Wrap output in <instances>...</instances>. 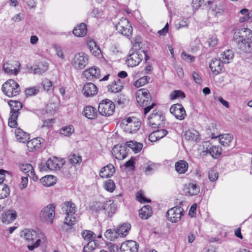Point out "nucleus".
Instances as JSON below:
<instances>
[{"label": "nucleus", "instance_id": "1", "mask_svg": "<svg viewBox=\"0 0 252 252\" xmlns=\"http://www.w3.org/2000/svg\"><path fill=\"white\" fill-rule=\"evenodd\" d=\"M235 36L237 40V47L243 53H250L252 50V31L249 29H241L237 32H235Z\"/></svg>", "mask_w": 252, "mask_h": 252}, {"label": "nucleus", "instance_id": "2", "mask_svg": "<svg viewBox=\"0 0 252 252\" xmlns=\"http://www.w3.org/2000/svg\"><path fill=\"white\" fill-rule=\"evenodd\" d=\"M62 210L66 214L64 224L68 226L74 225L76 221V219L74 217L76 212L75 204L71 201H66L63 204Z\"/></svg>", "mask_w": 252, "mask_h": 252}, {"label": "nucleus", "instance_id": "3", "mask_svg": "<svg viewBox=\"0 0 252 252\" xmlns=\"http://www.w3.org/2000/svg\"><path fill=\"white\" fill-rule=\"evenodd\" d=\"M23 235L28 243V248L29 250L32 251L39 246L41 240L36 231L33 229H25L23 231Z\"/></svg>", "mask_w": 252, "mask_h": 252}, {"label": "nucleus", "instance_id": "4", "mask_svg": "<svg viewBox=\"0 0 252 252\" xmlns=\"http://www.w3.org/2000/svg\"><path fill=\"white\" fill-rule=\"evenodd\" d=\"M1 90L3 94L9 97L18 95L21 92L19 84L13 79H9L5 82Z\"/></svg>", "mask_w": 252, "mask_h": 252}, {"label": "nucleus", "instance_id": "5", "mask_svg": "<svg viewBox=\"0 0 252 252\" xmlns=\"http://www.w3.org/2000/svg\"><path fill=\"white\" fill-rule=\"evenodd\" d=\"M11 107L10 116L8 120V126L11 127H16L17 126V119L19 115V111L23 107L22 103L17 101H11L9 104Z\"/></svg>", "mask_w": 252, "mask_h": 252}, {"label": "nucleus", "instance_id": "6", "mask_svg": "<svg viewBox=\"0 0 252 252\" xmlns=\"http://www.w3.org/2000/svg\"><path fill=\"white\" fill-rule=\"evenodd\" d=\"M115 109L114 103L110 100L105 99L100 101L98 105V111L102 116L108 117L114 113Z\"/></svg>", "mask_w": 252, "mask_h": 252}, {"label": "nucleus", "instance_id": "7", "mask_svg": "<svg viewBox=\"0 0 252 252\" xmlns=\"http://www.w3.org/2000/svg\"><path fill=\"white\" fill-rule=\"evenodd\" d=\"M136 100L139 104L144 108V114L146 115L149 111L155 106V103L152 102L151 96H142V94L140 92H137L136 93Z\"/></svg>", "mask_w": 252, "mask_h": 252}, {"label": "nucleus", "instance_id": "8", "mask_svg": "<svg viewBox=\"0 0 252 252\" xmlns=\"http://www.w3.org/2000/svg\"><path fill=\"white\" fill-rule=\"evenodd\" d=\"M148 120L150 125L152 127H162L164 125L165 117L161 111L154 110L149 116Z\"/></svg>", "mask_w": 252, "mask_h": 252}, {"label": "nucleus", "instance_id": "9", "mask_svg": "<svg viewBox=\"0 0 252 252\" xmlns=\"http://www.w3.org/2000/svg\"><path fill=\"white\" fill-rule=\"evenodd\" d=\"M143 56H144L146 61L149 60V57L144 50L141 51V52L140 51H138L130 54L126 61L128 66L133 67L138 65L142 61Z\"/></svg>", "mask_w": 252, "mask_h": 252}, {"label": "nucleus", "instance_id": "10", "mask_svg": "<svg viewBox=\"0 0 252 252\" xmlns=\"http://www.w3.org/2000/svg\"><path fill=\"white\" fill-rule=\"evenodd\" d=\"M117 31L121 34L129 37L132 33V27L127 19L122 18L116 26Z\"/></svg>", "mask_w": 252, "mask_h": 252}, {"label": "nucleus", "instance_id": "11", "mask_svg": "<svg viewBox=\"0 0 252 252\" xmlns=\"http://www.w3.org/2000/svg\"><path fill=\"white\" fill-rule=\"evenodd\" d=\"M88 55L81 52L75 55L71 61V64L75 68L82 69L88 64Z\"/></svg>", "mask_w": 252, "mask_h": 252}, {"label": "nucleus", "instance_id": "12", "mask_svg": "<svg viewBox=\"0 0 252 252\" xmlns=\"http://www.w3.org/2000/svg\"><path fill=\"white\" fill-rule=\"evenodd\" d=\"M184 215V211L180 206H175L169 209L166 214L168 220L172 222H178Z\"/></svg>", "mask_w": 252, "mask_h": 252}, {"label": "nucleus", "instance_id": "13", "mask_svg": "<svg viewBox=\"0 0 252 252\" xmlns=\"http://www.w3.org/2000/svg\"><path fill=\"white\" fill-rule=\"evenodd\" d=\"M55 215V206L53 204H49L44 207L41 211L40 219L43 221L52 222Z\"/></svg>", "mask_w": 252, "mask_h": 252}, {"label": "nucleus", "instance_id": "14", "mask_svg": "<svg viewBox=\"0 0 252 252\" xmlns=\"http://www.w3.org/2000/svg\"><path fill=\"white\" fill-rule=\"evenodd\" d=\"M64 163L65 161L63 159H59L56 157L50 158L46 162L44 170H46V168L51 170L60 169ZM39 168L40 170H44L43 168L41 167L40 166Z\"/></svg>", "mask_w": 252, "mask_h": 252}, {"label": "nucleus", "instance_id": "15", "mask_svg": "<svg viewBox=\"0 0 252 252\" xmlns=\"http://www.w3.org/2000/svg\"><path fill=\"white\" fill-rule=\"evenodd\" d=\"M20 63L16 61H10L3 65V70L8 74L17 75L19 72Z\"/></svg>", "mask_w": 252, "mask_h": 252}, {"label": "nucleus", "instance_id": "16", "mask_svg": "<svg viewBox=\"0 0 252 252\" xmlns=\"http://www.w3.org/2000/svg\"><path fill=\"white\" fill-rule=\"evenodd\" d=\"M170 112L176 119L180 120H184L186 116L185 109L180 103L172 105L170 107Z\"/></svg>", "mask_w": 252, "mask_h": 252}, {"label": "nucleus", "instance_id": "17", "mask_svg": "<svg viewBox=\"0 0 252 252\" xmlns=\"http://www.w3.org/2000/svg\"><path fill=\"white\" fill-rule=\"evenodd\" d=\"M116 207L114 201L109 200L103 203L101 211H103L107 218L112 217L115 212Z\"/></svg>", "mask_w": 252, "mask_h": 252}, {"label": "nucleus", "instance_id": "18", "mask_svg": "<svg viewBox=\"0 0 252 252\" xmlns=\"http://www.w3.org/2000/svg\"><path fill=\"white\" fill-rule=\"evenodd\" d=\"M126 147L125 145H115L113 148L112 153L118 160H122L127 157Z\"/></svg>", "mask_w": 252, "mask_h": 252}, {"label": "nucleus", "instance_id": "19", "mask_svg": "<svg viewBox=\"0 0 252 252\" xmlns=\"http://www.w3.org/2000/svg\"><path fill=\"white\" fill-rule=\"evenodd\" d=\"M138 244L134 241H127L122 244L120 249L122 252H137Z\"/></svg>", "mask_w": 252, "mask_h": 252}, {"label": "nucleus", "instance_id": "20", "mask_svg": "<svg viewBox=\"0 0 252 252\" xmlns=\"http://www.w3.org/2000/svg\"><path fill=\"white\" fill-rule=\"evenodd\" d=\"M20 169L33 181H36L37 180V177L35 175L33 168L31 164H23L20 165Z\"/></svg>", "mask_w": 252, "mask_h": 252}, {"label": "nucleus", "instance_id": "21", "mask_svg": "<svg viewBox=\"0 0 252 252\" xmlns=\"http://www.w3.org/2000/svg\"><path fill=\"white\" fill-rule=\"evenodd\" d=\"M224 11L223 5L220 2L215 1L212 4L210 8V13L215 17L222 15Z\"/></svg>", "mask_w": 252, "mask_h": 252}, {"label": "nucleus", "instance_id": "22", "mask_svg": "<svg viewBox=\"0 0 252 252\" xmlns=\"http://www.w3.org/2000/svg\"><path fill=\"white\" fill-rule=\"evenodd\" d=\"M83 92L85 96H92L97 94V88L94 84L88 83L84 86Z\"/></svg>", "mask_w": 252, "mask_h": 252}, {"label": "nucleus", "instance_id": "23", "mask_svg": "<svg viewBox=\"0 0 252 252\" xmlns=\"http://www.w3.org/2000/svg\"><path fill=\"white\" fill-rule=\"evenodd\" d=\"M115 172V169L113 165L109 164L101 168L99 172V176L102 178H110Z\"/></svg>", "mask_w": 252, "mask_h": 252}, {"label": "nucleus", "instance_id": "24", "mask_svg": "<svg viewBox=\"0 0 252 252\" xmlns=\"http://www.w3.org/2000/svg\"><path fill=\"white\" fill-rule=\"evenodd\" d=\"M83 75L89 80L98 78L100 76V71L95 67H91L86 70L83 73Z\"/></svg>", "mask_w": 252, "mask_h": 252}, {"label": "nucleus", "instance_id": "25", "mask_svg": "<svg viewBox=\"0 0 252 252\" xmlns=\"http://www.w3.org/2000/svg\"><path fill=\"white\" fill-rule=\"evenodd\" d=\"M87 46L91 52L95 57H99L101 56L100 48L97 45L96 42L93 39H90L87 41Z\"/></svg>", "mask_w": 252, "mask_h": 252}, {"label": "nucleus", "instance_id": "26", "mask_svg": "<svg viewBox=\"0 0 252 252\" xmlns=\"http://www.w3.org/2000/svg\"><path fill=\"white\" fill-rule=\"evenodd\" d=\"M108 91L111 93H117L123 89V86L121 80L117 78L108 86Z\"/></svg>", "mask_w": 252, "mask_h": 252}, {"label": "nucleus", "instance_id": "27", "mask_svg": "<svg viewBox=\"0 0 252 252\" xmlns=\"http://www.w3.org/2000/svg\"><path fill=\"white\" fill-rule=\"evenodd\" d=\"M200 192V187L196 184L189 183L186 189V194L189 196L197 195Z\"/></svg>", "mask_w": 252, "mask_h": 252}, {"label": "nucleus", "instance_id": "28", "mask_svg": "<svg viewBox=\"0 0 252 252\" xmlns=\"http://www.w3.org/2000/svg\"><path fill=\"white\" fill-rule=\"evenodd\" d=\"M223 63L220 59V60H212L210 63V68L213 73L217 74L221 71L223 67Z\"/></svg>", "mask_w": 252, "mask_h": 252}, {"label": "nucleus", "instance_id": "29", "mask_svg": "<svg viewBox=\"0 0 252 252\" xmlns=\"http://www.w3.org/2000/svg\"><path fill=\"white\" fill-rule=\"evenodd\" d=\"M43 139L40 137L33 138L31 141H27V147L30 151H33L37 148H40V144L43 142Z\"/></svg>", "mask_w": 252, "mask_h": 252}, {"label": "nucleus", "instance_id": "30", "mask_svg": "<svg viewBox=\"0 0 252 252\" xmlns=\"http://www.w3.org/2000/svg\"><path fill=\"white\" fill-rule=\"evenodd\" d=\"M15 133L17 140L20 142L25 143L30 139L29 135L19 128L15 129Z\"/></svg>", "mask_w": 252, "mask_h": 252}, {"label": "nucleus", "instance_id": "31", "mask_svg": "<svg viewBox=\"0 0 252 252\" xmlns=\"http://www.w3.org/2000/svg\"><path fill=\"white\" fill-rule=\"evenodd\" d=\"M83 114L89 119H94L97 117L96 109L92 106H86L84 109Z\"/></svg>", "mask_w": 252, "mask_h": 252}, {"label": "nucleus", "instance_id": "32", "mask_svg": "<svg viewBox=\"0 0 252 252\" xmlns=\"http://www.w3.org/2000/svg\"><path fill=\"white\" fill-rule=\"evenodd\" d=\"M152 208L149 205L143 206L139 211V215L142 219L147 220L152 215Z\"/></svg>", "mask_w": 252, "mask_h": 252}, {"label": "nucleus", "instance_id": "33", "mask_svg": "<svg viewBox=\"0 0 252 252\" xmlns=\"http://www.w3.org/2000/svg\"><path fill=\"white\" fill-rule=\"evenodd\" d=\"M16 216L15 211L8 210L2 215V221L8 224L16 219Z\"/></svg>", "mask_w": 252, "mask_h": 252}, {"label": "nucleus", "instance_id": "34", "mask_svg": "<svg viewBox=\"0 0 252 252\" xmlns=\"http://www.w3.org/2000/svg\"><path fill=\"white\" fill-rule=\"evenodd\" d=\"M48 68V64L45 62H41L35 65L33 68V72L35 74H42L45 72Z\"/></svg>", "mask_w": 252, "mask_h": 252}, {"label": "nucleus", "instance_id": "35", "mask_svg": "<svg viewBox=\"0 0 252 252\" xmlns=\"http://www.w3.org/2000/svg\"><path fill=\"white\" fill-rule=\"evenodd\" d=\"M176 171L180 173H185L188 169V163L187 161L183 160L178 161L175 163Z\"/></svg>", "mask_w": 252, "mask_h": 252}, {"label": "nucleus", "instance_id": "36", "mask_svg": "<svg viewBox=\"0 0 252 252\" xmlns=\"http://www.w3.org/2000/svg\"><path fill=\"white\" fill-rule=\"evenodd\" d=\"M87 32V26L84 23L81 24L73 31V33L74 35L78 37H83L85 36Z\"/></svg>", "mask_w": 252, "mask_h": 252}, {"label": "nucleus", "instance_id": "37", "mask_svg": "<svg viewBox=\"0 0 252 252\" xmlns=\"http://www.w3.org/2000/svg\"><path fill=\"white\" fill-rule=\"evenodd\" d=\"M126 147L130 148L135 153L139 152L143 147V144L136 141H130L126 143Z\"/></svg>", "mask_w": 252, "mask_h": 252}, {"label": "nucleus", "instance_id": "38", "mask_svg": "<svg viewBox=\"0 0 252 252\" xmlns=\"http://www.w3.org/2000/svg\"><path fill=\"white\" fill-rule=\"evenodd\" d=\"M185 138L188 140L196 141L199 139V134L195 130H188L185 132Z\"/></svg>", "mask_w": 252, "mask_h": 252}, {"label": "nucleus", "instance_id": "39", "mask_svg": "<svg viewBox=\"0 0 252 252\" xmlns=\"http://www.w3.org/2000/svg\"><path fill=\"white\" fill-rule=\"evenodd\" d=\"M232 139V136L229 134H224L219 136L220 143L224 148L229 146Z\"/></svg>", "mask_w": 252, "mask_h": 252}, {"label": "nucleus", "instance_id": "40", "mask_svg": "<svg viewBox=\"0 0 252 252\" xmlns=\"http://www.w3.org/2000/svg\"><path fill=\"white\" fill-rule=\"evenodd\" d=\"M221 58H220L222 63H228L230 61L232 60L234 57V53L231 50H227L223 52L221 54Z\"/></svg>", "mask_w": 252, "mask_h": 252}, {"label": "nucleus", "instance_id": "41", "mask_svg": "<svg viewBox=\"0 0 252 252\" xmlns=\"http://www.w3.org/2000/svg\"><path fill=\"white\" fill-rule=\"evenodd\" d=\"M81 236L84 240L91 243H93L92 241L96 237L95 234L93 231L88 230H84L81 232Z\"/></svg>", "mask_w": 252, "mask_h": 252}, {"label": "nucleus", "instance_id": "42", "mask_svg": "<svg viewBox=\"0 0 252 252\" xmlns=\"http://www.w3.org/2000/svg\"><path fill=\"white\" fill-rule=\"evenodd\" d=\"M223 149L219 146H212L209 150V153L214 158H217L220 156Z\"/></svg>", "mask_w": 252, "mask_h": 252}, {"label": "nucleus", "instance_id": "43", "mask_svg": "<svg viewBox=\"0 0 252 252\" xmlns=\"http://www.w3.org/2000/svg\"><path fill=\"white\" fill-rule=\"evenodd\" d=\"M131 228V225L129 223H124L123 225L120 226L117 228V231L119 232V236H126Z\"/></svg>", "mask_w": 252, "mask_h": 252}, {"label": "nucleus", "instance_id": "44", "mask_svg": "<svg viewBox=\"0 0 252 252\" xmlns=\"http://www.w3.org/2000/svg\"><path fill=\"white\" fill-rule=\"evenodd\" d=\"M104 236L110 241H114L119 237V232H118L117 229H109L106 231Z\"/></svg>", "mask_w": 252, "mask_h": 252}, {"label": "nucleus", "instance_id": "45", "mask_svg": "<svg viewBox=\"0 0 252 252\" xmlns=\"http://www.w3.org/2000/svg\"><path fill=\"white\" fill-rule=\"evenodd\" d=\"M68 160L72 165H75L80 163L82 161V158L78 154H72L69 156Z\"/></svg>", "mask_w": 252, "mask_h": 252}, {"label": "nucleus", "instance_id": "46", "mask_svg": "<svg viewBox=\"0 0 252 252\" xmlns=\"http://www.w3.org/2000/svg\"><path fill=\"white\" fill-rule=\"evenodd\" d=\"M41 182L45 186L50 187L52 186L55 183L54 176L52 175L44 176L41 179Z\"/></svg>", "mask_w": 252, "mask_h": 252}, {"label": "nucleus", "instance_id": "47", "mask_svg": "<svg viewBox=\"0 0 252 252\" xmlns=\"http://www.w3.org/2000/svg\"><path fill=\"white\" fill-rule=\"evenodd\" d=\"M74 131L72 125L64 126L60 129V133L65 136H70Z\"/></svg>", "mask_w": 252, "mask_h": 252}, {"label": "nucleus", "instance_id": "48", "mask_svg": "<svg viewBox=\"0 0 252 252\" xmlns=\"http://www.w3.org/2000/svg\"><path fill=\"white\" fill-rule=\"evenodd\" d=\"M215 2V0H192L193 3L196 4V6L198 7L212 5Z\"/></svg>", "mask_w": 252, "mask_h": 252}, {"label": "nucleus", "instance_id": "49", "mask_svg": "<svg viewBox=\"0 0 252 252\" xmlns=\"http://www.w3.org/2000/svg\"><path fill=\"white\" fill-rule=\"evenodd\" d=\"M185 94L181 90H175L170 94V98L172 100L177 98L183 99L185 97Z\"/></svg>", "mask_w": 252, "mask_h": 252}, {"label": "nucleus", "instance_id": "50", "mask_svg": "<svg viewBox=\"0 0 252 252\" xmlns=\"http://www.w3.org/2000/svg\"><path fill=\"white\" fill-rule=\"evenodd\" d=\"M103 187L107 191L112 192L115 189V184L112 180L109 179L104 182Z\"/></svg>", "mask_w": 252, "mask_h": 252}, {"label": "nucleus", "instance_id": "51", "mask_svg": "<svg viewBox=\"0 0 252 252\" xmlns=\"http://www.w3.org/2000/svg\"><path fill=\"white\" fill-rule=\"evenodd\" d=\"M9 194V189L5 184L0 185V199L7 197Z\"/></svg>", "mask_w": 252, "mask_h": 252}, {"label": "nucleus", "instance_id": "52", "mask_svg": "<svg viewBox=\"0 0 252 252\" xmlns=\"http://www.w3.org/2000/svg\"><path fill=\"white\" fill-rule=\"evenodd\" d=\"M150 79V77L146 76H144L136 81L134 83V85L136 87L139 88L148 83Z\"/></svg>", "mask_w": 252, "mask_h": 252}, {"label": "nucleus", "instance_id": "53", "mask_svg": "<svg viewBox=\"0 0 252 252\" xmlns=\"http://www.w3.org/2000/svg\"><path fill=\"white\" fill-rule=\"evenodd\" d=\"M42 85L44 89L47 92H49L53 90L52 82L48 79H44L42 82Z\"/></svg>", "mask_w": 252, "mask_h": 252}, {"label": "nucleus", "instance_id": "54", "mask_svg": "<svg viewBox=\"0 0 252 252\" xmlns=\"http://www.w3.org/2000/svg\"><path fill=\"white\" fill-rule=\"evenodd\" d=\"M39 87H33L26 89L25 94L27 96H32L38 94L39 92Z\"/></svg>", "mask_w": 252, "mask_h": 252}, {"label": "nucleus", "instance_id": "55", "mask_svg": "<svg viewBox=\"0 0 252 252\" xmlns=\"http://www.w3.org/2000/svg\"><path fill=\"white\" fill-rule=\"evenodd\" d=\"M218 176V173L215 169H211L208 172V178L211 182L216 181Z\"/></svg>", "mask_w": 252, "mask_h": 252}, {"label": "nucleus", "instance_id": "56", "mask_svg": "<svg viewBox=\"0 0 252 252\" xmlns=\"http://www.w3.org/2000/svg\"><path fill=\"white\" fill-rule=\"evenodd\" d=\"M54 48L56 51V55L61 59L63 60L64 58V56L63 52L62 47L57 44H55L54 45Z\"/></svg>", "mask_w": 252, "mask_h": 252}, {"label": "nucleus", "instance_id": "57", "mask_svg": "<svg viewBox=\"0 0 252 252\" xmlns=\"http://www.w3.org/2000/svg\"><path fill=\"white\" fill-rule=\"evenodd\" d=\"M181 56L182 59L187 62H193L195 60L194 57L188 54L185 52H183Z\"/></svg>", "mask_w": 252, "mask_h": 252}, {"label": "nucleus", "instance_id": "58", "mask_svg": "<svg viewBox=\"0 0 252 252\" xmlns=\"http://www.w3.org/2000/svg\"><path fill=\"white\" fill-rule=\"evenodd\" d=\"M155 131L156 133L157 138H158V140H159L165 136L168 133L166 130L163 129H158Z\"/></svg>", "mask_w": 252, "mask_h": 252}, {"label": "nucleus", "instance_id": "59", "mask_svg": "<svg viewBox=\"0 0 252 252\" xmlns=\"http://www.w3.org/2000/svg\"><path fill=\"white\" fill-rule=\"evenodd\" d=\"M136 199L141 203L150 202V199L146 198L141 192H137L136 195Z\"/></svg>", "mask_w": 252, "mask_h": 252}, {"label": "nucleus", "instance_id": "60", "mask_svg": "<svg viewBox=\"0 0 252 252\" xmlns=\"http://www.w3.org/2000/svg\"><path fill=\"white\" fill-rule=\"evenodd\" d=\"M94 243L88 242V244L84 247L83 252H92L94 250L93 246Z\"/></svg>", "mask_w": 252, "mask_h": 252}, {"label": "nucleus", "instance_id": "61", "mask_svg": "<svg viewBox=\"0 0 252 252\" xmlns=\"http://www.w3.org/2000/svg\"><path fill=\"white\" fill-rule=\"evenodd\" d=\"M102 11L96 8H94L92 12V16L95 18L101 17L102 16Z\"/></svg>", "mask_w": 252, "mask_h": 252}, {"label": "nucleus", "instance_id": "62", "mask_svg": "<svg viewBox=\"0 0 252 252\" xmlns=\"http://www.w3.org/2000/svg\"><path fill=\"white\" fill-rule=\"evenodd\" d=\"M208 42L210 46L214 47L218 44V39L216 37L212 36L208 39Z\"/></svg>", "mask_w": 252, "mask_h": 252}, {"label": "nucleus", "instance_id": "63", "mask_svg": "<svg viewBox=\"0 0 252 252\" xmlns=\"http://www.w3.org/2000/svg\"><path fill=\"white\" fill-rule=\"evenodd\" d=\"M136 159L135 158L131 157L129 160L127 161L125 165L126 167L134 168V161Z\"/></svg>", "mask_w": 252, "mask_h": 252}, {"label": "nucleus", "instance_id": "64", "mask_svg": "<svg viewBox=\"0 0 252 252\" xmlns=\"http://www.w3.org/2000/svg\"><path fill=\"white\" fill-rule=\"evenodd\" d=\"M247 14V16H240V18H239V21L241 23H243L244 22H245L247 20H248L249 19H250L251 17H252V10L250 11H248V13H246Z\"/></svg>", "mask_w": 252, "mask_h": 252}]
</instances>
